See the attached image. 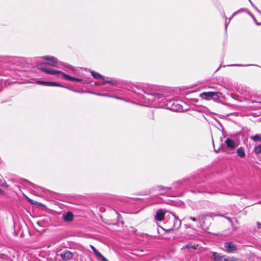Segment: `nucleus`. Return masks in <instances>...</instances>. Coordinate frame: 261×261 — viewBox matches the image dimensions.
Listing matches in <instances>:
<instances>
[{
    "label": "nucleus",
    "mask_w": 261,
    "mask_h": 261,
    "mask_svg": "<svg viewBox=\"0 0 261 261\" xmlns=\"http://www.w3.org/2000/svg\"><path fill=\"white\" fill-rule=\"evenodd\" d=\"M3 194H4V191L0 189V195Z\"/></svg>",
    "instance_id": "f704fd0d"
},
{
    "label": "nucleus",
    "mask_w": 261,
    "mask_h": 261,
    "mask_svg": "<svg viewBox=\"0 0 261 261\" xmlns=\"http://www.w3.org/2000/svg\"><path fill=\"white\" fill-rule=\"evenodd\" d=\"M103 80V83L102 84H104L105 83H109V84H110L112 85H115L117 83V82L116 81L112 80H107L106 79L105 77V80Z\"/></svg>",
    "instance_id": "6ab92c4d"
},
{
    "label": "nucleus",
    "mask_w": 261,
    "mask_h": 261,
    "mask_svg": "<svg viewBox=\"0 0 261 261\" xmlns=\"http://www.w3.org/2000/svg\"><path fill=\"white\" fill-rule=\"evenodd\" d=\"M225 261H237V259L234 257H229L224 259Z\"/></svg>",
    "instance_id": "5701e85b"
},
{
    "label": "nucleus",
    "mask_w": 261,
    "mask_h": 261,
    "mask_svg": "<svg viewBox=\"0 0 261 261\" xmlns=\"http://www.w3.org/2000/svg\"><path fill=\"white\" fill-rule=\"evenodd\" d=\"M248 65H247V66H248ZM234 66H244L243 65H241V64H236V65H234Z\"/></svg>",
    "instance_id": "72a5a7b5"
},
{
    "label": "nucleus",
    "mask_w": 261,
    "mask_h": 261,
    "mask_svg": "<svg viewBox=\"0 0 261 261\" xmlns=\"http://www.w3.org/2000/svg\"><path fill=\"white\" fill-rule=\"evenodd\" d=\"M6 255L4 254H1L0 253V258L4 259L6 257Z\"/></svg>",
    "instance_id": "c85d7f7f"
},
{
    "label": "nucleus",
    "mask_w": 261,
    "mask_h": 261,
    "mask_svg": "<svg viewBox=\"0 0 261 261\" xmlns=\"http://www.w3.org/2000/svg\"><path fill=\"white\" fill-rule=\"evenodd\" d=\"M258 203H259V204H261V201H259V202H258Z\"/></svg>",
    "instance_id": "58836bf2"
},
{
    "label": "nucleus",
    "mask_w": 261,
    "mask_h": 261,
    "mask_svg": "<svg viewBox=\"0 0 261 261\" xmlns=\"http://www.w3.org/2000/svg\"><path fill=\"white\" fill-rule=\"evenodd\" d=\"M165 214L162 210H158L155 216V219L158 221H163L164 219Z\"/></svg>",
    "instance_id": "423d86ee"
},
{
    "label": "nucleus",
    "mask_w": 261,
    "mask_h": 261,
    "mask_svg": "<svg viewBox=\"0 0 261 261\" xmlns=\"http://www.w3.org/2000/svg\"><path fill=\"white\" fill-rule=\"evenodd\" d=\"M256 10L259 13V14L261 15V12L258 10H257V9H256Z\"/></svg>",
    "instance_id": "e433bc0d"
},
{
    "label": "nucleus",
    "mask_w": 261,
    "mask_h": 261,
    "mask_svg": "<svg viewBox=\"0 0 261 261\" xmlns=\"http://www.w3.org/2000/svg\"><path fill=\"white\" fill-rule=\"evenodd\" d=\"M171 109L174 110V111H180V110L181 109L180 108V106H179V107L177 109H176L175 108H172Z\"/></svg>",
    "instance_id": "cd10ccee"
},
{
    "label": "nucleus",
    "mask_w": 261,
    "mask_h": 261,
    "mask_svg": "<svg viewBox=\"0 0 261 261\" xmlns=\"http://www.w3.org/2000/svg\"><path fill=\"white\" fill-rule=\"evenodd\" d=\"M254 152L256 154L261 153V144L258 145L254 148Z\"/></svg>",
    "instance_id": "aec40b11"
},
{
    "label": "nucleus",
    "mask_w": 261,
    "mask_h": 261,
    "mask_svg": "<svg viewBox=\"0 0 261 261\" xmlns=\"http://www.w3.org/2000/svg\"><path fill=\"white\" fill-rule=\"evenodd\" d=\"M237 12H235L234 13L232 16L231 17H230L229 18V20H228V21L227 22V20H225V29L226 30L227 29V25H228V24L230 22L231 19H232V18L236 14Z\"/></svg>",
    "instance_id": "4be33fe9"
},
{
    "label": "nucleus",
    "mask_w": 261,
    "mask_h": 261,
    "mask_svg": "<svg viewBox=\"0 0 261 261\" xmlns=\"http://www.w3.org/2000/svg\"><path fill=\"white\" fill-rule=\"evenodd\" d=\"M90 248L92 249V250L93 251L94 253H95V252H96L98 250L92 245H90Z\"/></svg>",
    "instance_id": "a878e982"
},
{
    "label": "nucleus",
    "mask_w": 261,
    "mask_h": 261,
    "mask_svg": "<svg viewBox=\"0 0 261 261\" xmlns=\"http://www.w3.org/2000/svg\"><path fill=\"white\" fill-rule=\"evenodd\" d=\"M155 101L154 102H161L164 100V96L163 94L155 93Z\"/></svg>",
    "instance_id": "4468645a"
},
{
    "label": "nucleus",
    "mask_w": 261,
    "mask_h": 261,
    "mask_svg": "<svg viewBox=\"0 0 261 261\" xmlns=\"http://www.w3.org/2000/svg\"><path fill=\"white\" fill-rule=\"evenodd\" d=\"M224 247L226 248L227 251L231 252L237 250V247L232 242H226L224 244Z\"/></svg>",
    "instance_id": "0eeeda50"
},
{
    "label": "nucleus",
    "mask_w": 261,
    "mask_h": 261,
    "mask_svg": "<svg viewBox=\"0 0 261 261\" xmlns=\"http://www.w3.org/2000/svg\"><path fill=\"white\" fill-rule=\"evenodd\" d=\"M37 83L40 85L48 86V82L38 81Z\"/></svg>",
    "instance_id": "b1692460"
},
{
    "label": "nucleus",
    "mask_w": 261,
    "mask_h": 261,
    "mask_svg": "<svg viewBox=\"0 0 261 261\" xmlns=\"http://www.w3.org/2000/svg\"><path fill=\"white\" fill-rule=\"evenodd\" d=\"M196 247L194 246H193L191 244H188V245H186L185 246H184L183 247V248H187V249H189V248H195Z\"/></svg>",
    "instance_id": "393cba45"
},
{
    "label": "nucleus",
    "mask_w": 261,
    "mask_h": 261,
    "mask_svg": "<svg viewBox=\"0 0 261 261\" xmlns=\"http://www.w3.org/2000/svg\"><path fill=\"white\" fill-rule=\"evenodd\" d=\"M251 139L254 141H261V134L256 135L251 137Z\"/></svg>",
    "instance_id": "a211bd4d"
},
{
    "label": "nucleus",
    "mask_w": 261,
    "mask_h": 261,
    "mask_svg": "<svg viewBox=\"0 0 261 261\" xmlns=\"http://www.w3.org/2000/svg\"><path fill=\"white\" fill-rule=\"evenodd\" d=\"M102 261H108L106 258Z\"/></svg>",
    "instance_id": "4c0bfd02"
},
{
    "label": "nucleus",
    "mask_w": 261,
    "mask_h": 261,
    "mask_svg": "<svg viewBox=\"0 0 261 261\" xmlns=\"http://www.w3.org/2000/svg\"><path fill=\"white\" fill-rule=\"evenodd\" d=\"M1 186L5 187L6 188H8V185L6 182H4L1 184Z\"/></svg>",
    "instance_id": "bb28decb"
},
{
    "label": "nucleus",
    "mask_w": 261,
    "mask_h": 261,
    "mask_svg": "<svg viewBox=\"0 0 261 261\" xmlns=\"http://www.w3.org/2000/svg\"><path fill=\"white\" fill-rule=\"evenodd\" d=\"M253 19H254V21L255 22V23H256L257 24H258V25L261 24V22H260V23H257V22H256V20H255V18H254V17H253Z\"/></svg>",
    "instance_id": "473e14b6"
},
{
    "label": "nucleus",
    "mask_w": 261,
    "mask_h": 261,
    "mask_svg": "<svg viewBox=\"0 0 261 261\" xmlns=\"http://www.w3.org/2000/svg\"><path fill=\"white\" fill-rule=\"evenodd\" d=\"M173 215L174 216V217L175 218L173 227L174 229H177L181 226V221L178 219H177L176 218V217L175 216V215L173 214Z\"/></svg>",
    "instance_id": "9b49d317"
},
{
    "label": "nucleus",
    "mask_w": 261,
    "mask_h": 261,
    "mask_svg": "<svg viewBox=\"0 0 261 261\" xmlns=\"http://www.w3.org/2000/svg\"><path fill=\"white\" fill-rule=\"evenodd\" d=\"M90 72L94 79H101L102 80H105V76H102L99 73L96 72L94 71H91Z\"/></svg>",
    "instance_id": "2eb2a0df"
},
{
    "label": "nucleus",
    "mask_w": 261,
    "mask_h": 261,
    "mask_svg": "<svg viewBox=\"0 0 261 261\" xmlns=\"http://www.w3.org/2000/svg\"><path fill=\"white\" fill-rule=\"evenodd\" d=\"M221 95V93L216 92H206L201 94L203 99L207 100L214 99L215 100H218Z\"/></svg>",
    "instance_id": "f257e3e1"
},
{
    "label": "nucleus",
    "mask_w": 261,
    "mask_h": 261,
    "mask_svg": "<svg viewBox=\"0 0 261 261\" xmlns=\"http://www.w3.org/2000/svg\"><path fill=\"white\" fill-rule=\"evenodd\" d=\"M42 71L44 72L45 73L48 74H58V77L60 78H62V74L64 73L62 71L59 70H56L50 68H40V69Z\"/></svg>",
    "instance_id": "f03ea898"
},
{
    "label": "nucleus",
    "mask_w": 261,
    "mask_h": 261,
    "mask_svg": "<svg viewBox=\"0 0 261 261\" xmlns=\"http://www.w3.org/2000/svg\"><path fill=\"white\" fill-rule=\"evenodd\" d=\"M190 219L193 221H196V218L194 217H190Z\"/></svg>",
    "instance_id": "2f4dec72"
},
{
    "label": "nucleus",
    "mask_w": 261,
    "mask_h": 261,
    "mask_svg": "<svg viewBox=\"0 0 261 261\" xmlns=\"http://www.w3.org/2000/svg\"><path fill=\"white\" fill-rule=\"evenodd\" d=\"M256 224H257V227H258V229H260V228H261V224H260V222H257L256 223Z\"/></svg>",
    "instance_id": "c756f323"
},
{
    "label": "nucleus",
    "mask_w": 261,
    "mask_h": 261,
    "mask_svg": "<svg viewBox=\"0 0 261 261\" xmlns=\"http://www.w3.org/2000/svg\"><path fill=\"white\" fill-rule=\"evenodd\" d=\"M227 146L230 148H234L235 147V142L231 139L227 138L225 141Z\"/></svg>",
    "instance_id": "9d476101"
},
{
    "label": "nucleus",
    "mask_w": 261,
    "mask_h": 261,
    "mask_svg": "<svg viewBox=\"0 0 261 261\" xmlns=\"http://www.w3.org/2000/svg\"><path fill=\"white\" fill-rule=\"evenodd\" d=\"M237 153L239 156L241 158H243L245 156V153L244 151V149L242 147L239 148L237 150Z\"/></svg>",
    "instance_id": "dca6fc26"
},
{
    "label": "nucleus",
    "mask_w": 261,
    "mask_h": 261,
    "mask_svg": "<svg viewBox=\"0 0 261 261\" xmlns=\"http://www.w3.org/2000/svg\"><path fill=\"white\" fill-rule=\"evenodd\" d=\"M48 86H57L63 87L62 85L61 84L54 82H48Z\"/></svg>",
    "instance_id": "f3484780"
},
{
    "label": "nucleus",
    "mask_w": 261,
    "mask_h": 261,
    "mask_svg": "<svg viewBox=\"0 0 261 261\" xmlns=\"http://www.w3.org/2000/svg\"><path fill=\"white\" fill-rule=\"evenodd\" d=\"M62 79H64L68 81H75V82H81L82 81V79H81L72 77V76H70L65 73L62 74Z\"/></svg>",
    "instance_id": "6e6552de"
},
{
    "label": "nucleus",
    "mask_w": 261,
    "mask_h": 261,
    "mask_svg": "<svg viewBox=\"0 0 261 261\" xmlns=\"http://www.w3.org/2000/svg\"><path fill=\"white\" fill-rule=\"evenodd\" d=\"M95 254V255H96L98 258H99L100 259H101V260H103L105 257L100 253L98 252V251H97L96 252H95L94 253Z\"/></svg>",
    "instance_id": "412c9836"
},
{
    "label": "nucleus",
    "mask_w": 261,
    "mask_h": 261,
    "mask_svg": "<svg viewBox=\"0 0 261 261\" xmlns=\"http://www.w3.org/2000/svg\"><path fill=\"white\" fill-rule=\"evenodd\" d=\"M114 97H115V98H116V99H122V98H120V97H118V96H115Z\"/></svg>",
    "instance_id": "c9c22d12"
},
{
    "label": "nucleus",
    "mask_w": 261,
    "mask_h": 261,
    "mask_svg": "<svg viewBox=\"0 0 261 261\" xmlns=\"http://www.w3.org/2000/svg\"><path fill=\"white\" fill-rule=\"evenodd\" d=\"M144 94L142 95V98L148 102H154L155 101V93H149L143 91Z\"/></svg>",
    "instance_id": "7ed1b4c3"
},
{
    "label": "nucleus",
    "mask_w": 261,
    "mask_h": 261,
    "mask_svg": "<svg viewBox=\"0 0 261 261\" xmlns=\"http://www.w3.org/2000/svg\"><path fill=\"white\" fill-rule=\"evenodd\" d=\"M169 189L168 187H164L163 186H158L155 188V190L160 192V194H163Z\"/></svg>",
    "instance_id": "ddd939ff"
},
{
    "label": "nucleus",
    "mask_w": 261,
    "mask_h": 261,
    "mask_svg": "<svg viewBox=\"0 0 261 261\" xmlns=\"http://www.w3.org/2000/svg\"><path fill=\"white\" fill-rule=\"evenodd\" d=\"M63 217L65 221L70 222L73 220V215L71 212H68L64 214Z\"/></svg>",
    "instance_id": "1a4fd4ad"
},
{
    "label": "nucleus",
    "mask_w": 261,
    "mask_h": 261,
    "mask_svg": "<svg viewBox=\"0 0 261 261\" xmlns=\"http://www.w3.org/2000/svg\"><path fill=\"white\" fill-rule=\"evenodd\" d=\"M60 256L65 260L71 259L73 257L72 253L69 250H65L60 254Z\"/></svg>",
    "instance_id": "20e7f679"
},
{
    "label": "nucleus",
    "mask_w": 261,
    "mask_h": 261,
    "mask_svg": "<svg viewBox=\"0 0 261 261\" xmlns=\"http://www.w3.org/2000/svg\"><path fill=\"white\" fill-rule=\"evenodd\" d=\"M212 253H213L214 260L215 261H219V260H221L224 257V256L222 255L221 254L218 253L216 252H213Z\"/></svg>",
    "instance_id": "f8f14e48"
},
{
    "label": "nucleus",
    "mask_w": 261,
    "mask_h": 261,
    "mask_svg": "<svg viewBox=\"0 0 261 261\" xmlns=\"http://www.w3.org/2000/svg\"><path fill=\"white\" fill-rule=\"evenodd\" d=\"M44 60L48 61L47 63H45V64H47L51 66H54L57 63V59L54 57L50 56H45L42 57Z\"/></svg>",
    "instance_id": "39448f33"
},
{
    "label": "nucleus",
    "mask_w": 261,
    "mask_h": 261,
    "mask_svg": "<svg viewBox=\"0 0 261 261\" xmlns=\"http://www.w3.org/2000/svg\"><path fill=\"white\" fill-rule=\"evenodd\" d=\"M96 94L98 95L103 96H108V95L105 94Z\"/></svg>",
    "instance_id": "7c9ffc66"
}]
</instances>
